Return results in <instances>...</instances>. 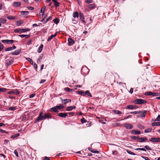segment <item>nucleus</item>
Wrapping results in <instances>:
<instances>
[{
	"mask_svg": "<svg viewBox=\"0 0 160 160\" xmlns=\"http://www.w3.org/2000/svg\"><path fill=\"white\" fill-rule=\"evenodd\" d=\"M85 95H87L88 96H90V97H92V95L89 92V91H88V90H87V91H86V92H85Z\"/></svg>",
	"mask_w": 160,
	"mask_h": 160,
	"instance_id": "2f4dec72",
	"label": "nucleus"
},
{
	"mask_svg": "<svg viewBox=\"0 0 160 160\" xmlns=\"http://www.w3.org/2000/svg\"><path fill=\"white\" fill-rule=\"evenodd\" d=\"M7 90V89L4 88H1V89L0 91L1 92H5Z\"/></svg>",
	"mask_w": 160,
	"mask_h": 160,
	"instance_id": "680f3d73",
	"label": "nucleus"
},
{
	"mask_svg": "<svg viewBox=\"0 0 160 160\" xmlns=\"http://www.w3.org/2000/svg\"><path fill=\"white\" fill-rule=\"evenodd\" d=\"M133 105H128L126 107V108L127 109H133Z\"/></svg>",
	"mask_w": 160,
	"mask_h": 160,
	"instance_id": "e433bc0d",
	"label": "nucleus"
},
{
	"mask_svg": "<svg viewBox=\"0 0 160 160\" xmlns=\"http://www.w3.org/2000/svg\"><path fill=\"white\" fill-rule=\"evenodd\" d=\"M138 127L141 129H142L144 128V127L141 125L139 124L138 126Z\"/></svg>",
	"mask_w": 160,
	"mask_h": 160,
	"instance_id": "3c124183",
	"label": "nucleus"
},
{
	"mask_svg": "<svg viewBox=\"0 0 160 160\" xmlns=\"http://www.w3.org/2000/svg\"><path fill=\"white\" fill-rule=\"evenodd\" d=\"M19 135H20V134L19 133L15 134H14V135L12 136L11 137V138L12 139H13L15 138L18 137V136H19Z\"/></svg>",
	"mask_w": 160,
	"mask_h": 160,
	"instance_id": "7c9ffc66",
	"label": "nucleus"
},
{
	"mask_svg": "<svg viewBox=\"0 0 160 160\" xmlns=\"http://www.w3.org/2000/svg\"><path fill=\"white\" fill-rule=\"evenodd\" d=\"M56 107L57 108V109H62L64 108V107L63 105H60L58 106H56Z\"/></svg>",
	"mask_w": 160,
	"mask_h": 160,
	"instance_id": "72a5a7b5",
	"label": "nucleus"
},
{
	"mask_svg": "<svg viewBox=\"0 0 160 160\" xmlns=\"http://www.w3.org/2000/svg\"><path fill=\"white\" fill-rule=\"evenodd\" d=\"M46 81V80L45 79H42L41 80L39 83L41 84L44 82Z\"/></svg>",
	"mask_w": 160,
	"mask_h": 160,
	"instance_id": "69168bd1",
	"label": "nucleus"
},
{
	"mask_svg": "<svg viewBox=\"0 0 160 160\" xmlns=\"http://www.w3.org/2000/svg\"><path fill=\"white\" fill-rule=\"evenodd\" d=\"M89 71V69L86 67H83L81 70V72L84 75L87 74Z\"/></svg>",
	"mask_w": 160,
	"mask_h": 160,
	"instance_id": "f03ea898",
	"label": "nucleus"
},
{
	"mask_svg": "<svg viewBox=\"0 0 160 160\" xmlns=\"http://www.w3.org/2000/svg\"><path fill=\"white\" fill-rule=\"evenodd\" d=\"M14 153L16 155V156L17 157H18V151H17L16 150H14Z\"/></svg>",
	"mask_w": 160,
	"mask_h": 160,
	"instance_id": "864d4df0",
	"label": "nucleus"
},
{
	"mask_svg": "<svg viewBox=\"0 0 160 160\" xmlns=\"http://www.w3.org/2000/svg\"><path fill=\"white\" fill-rule=\"evenodd\" d=\"M64 90L67 92H72L73 91V90L72 89H71L68 88H64Z\"/></svg>",
	"mask_w": 160,
	"mask_h": 160,
	"instance_id": "c756f323",
	"label": "nucleus"
},
{
	"mask_svg": "<svg viewBox=\"0 0 160 160\" xmlns=\"http://www.w3.org/2000/svg\"><path fill=\"white\" fill-rule=\"evenodd\" d=\"M42 112H41L38 117L36 119L35 121L34 122V123H36L37 122H38L40 120H42V119H43V116H42Z\"/></svg>",
	"mask_w": 160,
	"mask_h": 160,
	"instance_id": "39448f33",
	"label": "nucleus"
},
{
	"mask_svg": "<svg viewBox=\"0 0 160 160\" xmlns=\"http://www.w3.org/2000/svg\"><path fill=\"white\" fill-rule=\"evenodd\" d=\"M153 93V92H146L145 93V94L146 95H147V96L152 95V96Z\"/></svg>",
	"mask_w": 160,
	"mask_h": 160,
	"instance_id": "a878e982",
	"label": "nucleus"
},
{
	"mask_svg": "<svg viewBox=\"0 0 160 160\" xmlns=\"http://www.w3.org/2000/svg\"><path fill=\"white\" fill-rule=\"evenodd\" d=\"M0 20L1 23H6L7 21L6 19L3 18H0Z\"/></svg>",
	"mask_w": 160,
	"mask_h": 160,
	"instance_id": "473e14b6",
	"label": "nucleus"
},
{
	"mask_svg": "<svg viewBox=\"0 0 160 160\" xmlns=\"http://www.w3.org/2000/svg\"><path fill=\"white\" fill-rule=\"evenodd\" d=\"M95 6V5L94 4H89L88 5V7L89 8L92 9L94 8Z\"/></svg>",
	"mask_w": 160,
	"mask_h": 160,
	"instance_id": "cd10ccee",
	"label": "nucleus"
},
{
	"mask_svg": "<svg viewBox=\"0 0 160 160\" xmlns=\"http://www.w3.org/2000/svg\"><path fill=\"white\" fill-rule=\"evenodd\" d=\"M57 109V108L56 107H53L52 108H51V109L52 110V111L55 112V110Z\"/></svg>",
	"mask_w": 160,
	"mask_h": 160,
	"instance_id": "bf43d9fd",
	"label": "nucleus"
},
{
	"mask_svg": "<svg viewBox=\"0 0 160 160\" xmlns=\"http://www.w3.org/2000/svg\"><path fill=\"white\" fill-rule=\"evenodd\" d=\"M81 121L82 123H85L87 122V121L84 118H82L81 119Z\"/></svg>",
	"mask_w": 160,
	"mask_h": 160,
	"instance_id": "ea45409f",
	"label": "nucleus"
},
{
	"mask_svg": "<svg viewBox=\"0 0 160 160\" xmlns=\"http://www.w3.org/2000/svg\"><path fill=\"white\" fill-rule=\"evenodd\" d=\"M72 21L74 24H76L78 22L77 20H76L75 18L72 19Z\"/></svg>",
	"mask_w": 160,
	"mask_h": 160,
	"instance_id": "6e6d98bb",
	"label": "nucleus"
},
{
	"mask_svg": "<svg viewBox=\"0 0 160 160\" xmlns=\"http://www.w3.org/2000/svg\"><path fill=\"white\" fill-rule=\"evenodd\" d=\"M21 13L22 15H24L26 17H27L29 12L28 11H22L21 12Z\"/></svg>",
	"mask_w": 160,
	"mask_h": 160,
	"instance_id": "f3484780",
	"label": "nucleus"
},
{
	"mask_svg": "<svg viewBox=\"0 0 160 160\" xmlns=\"http://www.w3.org/2000/svg\"><path fill=\"white\" fill-rule=\"evenodd\" d=\"M53 21L56 24H57L59 22V20L57 18L54 19Z\"/></svg>",
	"mask_w": 160,
	"mask_h": 160,
	"instance_id": "4c0bfd02",
	"label": "nucleus"
},
{
	"mask_svg": "<svg viewBox=\"0 0 160 160\" xmlns=\"http://www.w3.org/2000/svg\"><path fill=\"white\" fill-rule=\"evenodd\" d=\"M147 140V138L146 137H142L140 138H139L137 141L139 142H142L146 141Z\"/></svg>",
	"mask_w": 160,
	"mask_h": 160,
	"instance_id": "ddd939ff",
	"label": "nucleus"
},
{
	"mask_svg": "<svg viewBox=\"0 0 160 160\" xmlns=\"http://www.w3.org/2000/svg\"><path fill=\"white\" fill-rule=\"evenodd\" d=\"M155 121H160V115H158V117L155 119Z\"/></svg>",
	"mask_w": 160,
	"mask_h": 160,
	"instance_id": "5fc2aeb1",
	"label": "nucleus"
},
{
	"mask_svg": "<svg viewBox=\"0 0 160 160\" xmlns=\"http://www.w3.org/2000/svg\"><path fill=\"white\" fill-rule=\"evenodd\" d=\"M8 94H12L15 93V92L14 91H11L8 92Z\"/></svg>",
	"mask_w": 160,
	"mask_h": 160,
	"instance_id": "0e129e2a",
	"label": "nucleus"
},
{
	"mask_svg": "<svg viewBox=\"0 0 160 160\" xmlns=\"http://www.w3.org/2000/svg\"><path fill=\"white\" fill-rule=\"evenodd\" d=\"M52 2L54 3L55 6L56 7H58L59 6V3L56 1V0H52Z\"/></svg>",
	"mask_w": 160,
	"mask_h": 160,
	"instance_id": "4be33fe9",
	"label": "nucleus"
},
{
	"mask_svg": "<svg viewBox=\"0 0 160 160\" xmlns=\"http://www.w3.org/2000/svg\"><path fill=\"white\" fill-rule=\"evenodd\" d=\"M144 148L148 150H152L151 148L150 147H149V146L148 145L145 146H144Z\"/></svg>",
	"mask_w": 160,
	"mask_h": 160,
	"instance_id": "09e8293b",
	"label": "nucleus"
},
{
	"mask_svg": "<svg viewBox=\"0 0 160 160\" xmlns=\"http://www.w3.org/2000/svg\"><path fill=\"white\" fill-rule=\"evenodd\" d=\"M78 94L80 95H82V96H85V93L84 92L82 91H79Z\"/></svg>",
	"mask_w": 160,
	"mask_h": 160,
	"instance_id": "58836bf2",
	"label": "nucleus"
},
{
	"mask_svg": "<svg viewBox=\"0 0 160 160\" xmlns=\"http://www.w3.org/2000/svg\"><path fill=\"white\" fill-rule=\"evenodd\" d=\"M32 42V40L31 39H30L29 40H28L27 42V43L28 45H29L31 44Z\"/></svg>",
	"mask_w": 160,
	"mask_h": 160,
	"instance_id": "052dcab7",
	"label": "nucleus"
},
{
	"mask_svg": "<svg viewBox=\"0 0 160 160\" xmlns=\"http://www.w3.org/2000/svg\"><path fill=\"white\" fill-rule=\"evenodd\" d=\"M152 126H160V122H153L152 123Z\"/></svg>",
	"mask_w": 160,
	"mask_h": 160,
	"instance_id": "412c9836",
	"label": "nucleus"
},
{
	"mask_svg": "<svg viewBox=\"0 0 160 160\" xmlns=\"http://www.w3.org/2000/svg\"><path fill=\"white\" fill-rule=\"evenodd\" d=\"M46 9V6H43L41 9L40 12V13H42V15H43L44 14V11Z\"/></svg>",
	"mask_w": 160,
	"mask_h": 160,
	"instance_id": "a211bd4d",
	"label": "nucleus"
},
{
	"mask_svg": "<svg viewBox=\"0 0 160 160\" xmlns=\"http://www.w3.org/2000/svg\"><path fill=\"white\" fill-rule=\"evenodd\" d=\"M92 0H86L85 1V2L86 3H92Z\"/></svg>",
	"mask_w": 160,
	"mask_h": 160,
	"instance_id": "4d7b16f0",
	"label": "nucleus"
},
{
	"mask_svg": "<svg viewBox=\"0 0 160 160\" xmlns=\"http://www.w3.org/2000/svg\"><path fill=\"white\" fill-rule=\"evenodd\" d=\"M71 101V99H62V102L64 104H65L68 102H70Z\"/></svg>",
	"mask_w": 160,
	"mask_h": 160,
	"instance_id": "2eb2a0df",
	"label": "nucleus"
},
{
	"mask_svg": "<svg viewBox=\"0 0 160 160\" xmlns=\"http://www.w3.org/2000/svg\"><path fill=\"white\" fill-rule=\"evenodd\" d=\"M72 110V106H69L66 109V111H70Z\"/></svg>",
	"mask_w": 160,
	"mask_h": 160,
	"instance_id": "a18cd8bd",
	"label": "nucleus"
},
{
	"mask_svg": "<svg viewBox=\"0 0 160 160\" xmlns=\"http://www.w3.org/2000/svg\"><path fill=\"white\" fill-rule=\"evenodd\" d=\"M91 152L94 153H99V151L98 150H91Z\"/></svg>",
	"mask_w": 160,
	"mask_h": 160,
	"instance_id": "13d9d810",
	"label": "nucleus"
},
{
	"mask_svg": "<svg viewBox=\"0 0 160 160\" xmlns=\"http://www.w3.org/2000/svg\"><path fill=\"white\" fill-rule=\"evenodd\" d=\"M146 113V111H143L142 112V116L144 117H145V116Z\"/></svg>",
	"mask_w": 160,
	"mask_h": 160,
	"instance_id": "338daca9",
	"label": "nucleus"
},
{
	"mask_svg": "<svg viewBox=\"0 0 160 160\" xmlns=\"http://www.w3.org/2000/svg\"><path fill=\"white\" fill-rule=\"evenodd\" d=\"M26 59L29 62L32 64H33V61H32V59L29 58H26Z\"/></svg>",
	"mask_w": 160,
	"mask_h": 160,
	"instance_id": "c9c22d12",
	"label": "nucleus"
},
{
	"mask_svg": "<svg viewBox=\"0 0 160 160\" xmlns=\"http://www.w3.org/2000/svg\"><path fill=\"white\" fill-rule=\"evenodd\" d=\"M113 112L115 113L118 114H122L121 112L120 111H119L118 110H113Z\"/></svg>",
	"mask_w": 160,
	"mask_h": 160,
	"instance_id": "f704fd0d",
	"label": "nucleus"
},
{
	"mask_svg": "<svg viewBox=\"0 0 160 160\" xmlns=\"http://www.w3.org/2000/svg\"><path fill=\"white\" fill-rule=\"evenodd\" d=\"M12 50V47H10L8 48H7L5 49V51H10Z\"/></svg>",
	"mask_w": 160,
	"mask_h": 160,
	"instance_id": "de8ad7c7",
	"label": "nucleus"
},
{
	"mask_svg": "<svg viewBox=\"0 0 160 160\" xmlns=\"http://www.w3.org/2000/svg\"><path fill=\"white\" fill-rule=\"evenodd\" d=\"M30 35H20L19 36L21 38H28L30 37Z\"/></svg>",
	"mask_w": 160,
	"mask_h": 160,
	"instance_id": "b1692460",
	"label": "nucleus"
},
{
	"mask_svg": "<svg viewBox=\"0 0 160 160\" xmlns=\"http://www.w3.org/2000/svg\"><path fill=\"white\" fill-rule=\"evenodd\" d=\"M51 19H52V16H49L48 18H47L46 21H45V23H46L48 21L51 20Z\"/></svg>",
	"mask_w": 160,
	"mask_h": 160,
	"instance_id": "8fccbe9b",
	"label": "nucleus"
},
{
	"mask_svg": "<svg viewBox=\"0 0 160 160\" xmlns=\"http://www.w3.org/2000/svg\"><path fill=\"white\" fill-rule=\"evenodd\" d=\"M149 140L151 142H160V138H152L150 139Z\"/></svg>",
	"mask_w": 160,
	"mask_h": 160,
	"instance_id": "423d86ee",
	"label": "nucleus"
},
{
	"mask_svg": "<svg viewBox=\"0 0 160 160\" xmlns=\"http://www.w3.org/2000/svg\"><path fill=\"white\" fill-rule=\"evenodd\" d=\"M35 95V94L33 93L32 94H31L29 96V98H30L34 97Z\"/></svg>",
	"mask_w": 160,
	"mask_h": 160,
	"instance_id": "774afa93",
	"label": "nucleus"
},
{
	"mask_svg": "<svg viewBox=\"0 0 160 160\" xmlns=\"http://www.w3.org/2000/svg\"><path fill=\"white\" fill-rule=\"evenodd\" d=\"M127 152L128 153V154H131V155H135V153H134L132 152L131 151H130V150H127Z\"/></svg>",
	"mask_w": 160,
	"mask_h": 160,
	"instance_id": "c03bdc74",
	"label": "nucleus"
},
{
	"mask_svg": "<svg viewBox=\"0 0 160 160\" xmlns=\"http://www.w3.org/2000/svg\"><path fill=\"white\" fill-rule=\"evenodd\" d=\"M43 48V45L42 44L40 45V46L38 50V52L39 53L41 52L42 51V49Z\"/></svg>",
	"mask_w": 160,
	"mask_h": 160,
	"instance_id": "393cba45",
	"label": "nucleus"
},
{
	"mask_svg": "<svg viewBox=\"0 0 160 160\" xmlns=\"http://www.w3.org/2000/svg\"><path fill=\"white\" fill-rule=\"evenodd\" d=\"M131 138L133 140L138 139H138H139V137L137 136H132Z\"/></svg>",
	"mask_w": 160,
	"mask_h": 160,
	"instance_id": "49530a36",
	"label": "nucleus"
},
{
	"mask_svg": "<svg viewBox=\"0 0 160 160\" xmlns=\"http://www.w3.org/2000/svg\"><path fill=\"white\" fill-rule=\"evenodd\" d=\"M1 41L4 43H6L8 44H12L14 42V41L12 40H3Z\"/></svg>",
	"mask_w": 160,
	"mask_h": 160,
	"instance_id": "0eeeda50",
	"label": "nucleus"
},
{
	"mask_svg": "<svg viewBox=\"0 0 160 160\" xmlns=\"http://www.w3.org/2000/svg\"><path fill=\"white\" fill-rule=\"evenodd\" d=\"M21 52V49L20 50H17L15 51L14 52H12V53L13 55H18Z\"/></svg>",
	"mask_w": 160,
	"mask_h": 160,
	"instance_id": "4468645a",
	"label": "nucleus"
},
{
	"mask_svg": "<svg viewBox=\"0 0 160 160\" xmlns=\"http://www.w3.org/2000/svg\"><path fill=\"white\" fill-rule=\"evenodd\" d=\"M13 62V59H12L11 60H7L6 64L7 65V66H8L11 65Z\"/></svg>",
	"mask_w": 160,
	"mask_h": 160,
	"instance_id": "6ab92c4d",
	"label": "nucleus"
},
{
	"mask_svg": "<svg viewBox=\"0 0 160 160\" xmlns=\"http://www.w3.org/2000/svg\"><path fill=\"white\" fill-rule=\"evenodd\" d=\"M160 95V93H158L153 92L152 96H159Z\"/></svg>",
	"mask_w": 160,
	"mask_h": 160,
	"instance_id": "37998d69",
	"label": "nucleus"
},
{
	"mask_svg": "<svg viewBox=\"0 0 160 160\" xmlns=\"http://www.w3.org/2000/svg\"><path fill=\"white\" fill-rule=\"evenodd\" d=\"M12 5L13 7H19L21 5V2H13Z\"/></svg>",
	"mask_w": 160,
	"mask_h": 160,
	"instance_id": "6e6552de",
	"label": "nucleus"
},
{
	"mask_svg": "<svg viewBox=\"0 0 160 160\" xmlns=\"http://www.w3.org/2000/svg\"><path fill=\"white\" fill-rule=\"evenodd\" d=\"M132 133L133 134H139L141 133V132L137 130H132Z\"/></svg>",
	"mask_w": 160,
	"mask_h": 160,
	"instance_id": "5701e85b",
	"label": "nucleus"
},
{
	"mask_svg": "<svg viewBox=\"0 0 160 160\" xmlns=\"http://www.w3.org/2000/svg\"><path fill=\"white\" fill-rule=\"evenodd\" d=\"M22 24V22L20 21H18L17 22V25L20 26Z\"/></svg>",
	"mask_w": 160,
	"mask_h": 160,
	"instance_id": "603ef678",
	"label": "nucleus"
},
{
	"mask_svg": "<svg viewBox=\"0 0 160 160\" xmlns=\"http://www.w3.org/2000/svg\"><path fill=\"white\" fill-rule=\"evenodd\" d=\"M68 45L71 46L75 42L71 38H68Z\"/></svg>",
	"mask_w": 160,
	"mask_h": 160,
	"instance_id": "9d476101",
	"label": "nucleus"
},
{
	"mask_svg": "<svg viewBox=\"0 0 160 160\" xmlns=\"http://www.w3.org/2000/svg\"><path fill=\"white\" fill-rule=\"evenodd\" d=\"M67 116L68 113H60L58 114V116L63 118H65Z\"/></svg>",
	"mask_w": 160,
	"mask_h": 160,
	"instance_id": "9b49d317",
	"label": "nucleus"
},
{
	"mask_svg": "<svg viewBox=\"0 0 160 160\" xmlns=\"http://www.w3.org/2000/svg\"><path fill=\"white\" fill-rule=\"evenodd\" d=\"M124 127L127 129H131L133 127V125L131 124L128 123H125L123 124Z\"/></svg>",
	"mask_w": 160,
	"mask_h": 160,
	"instance_id": "20e7f679",
	"label": "nucleus"
},
{
	"mask_svg": "<svg viewBox=\"0 0 160 160\" xmlns=\"http://www.w3.org/2000/svg\"><path fill=\"white\" fill-rule=\"evenodd\" d=\"M152 128H149L145 130L144 132L145 133L149 132L152 131Z\"/></svg>",
	"mask_w": 160,
	"mask_h": 160,
	"instance_id": "c85d7f7f",
	"label": "nucleus"
},
{
	"mask_svg": "<svg viewBox=\"0 0 160 160\" xmlns=\"http://www.w3.org/2000/svg\"><path fill=\"white\" fill-rule=\"evenodd\" d=\"M16 109V108L15 107H10L9 108V110H11V111H14Z\"/></svg>",
	"mask_w": 160,
	"mask_h": 160,
	"instance_id": "79ce46f5",
	"label": "nucleus"
},
{
	"mask_svg": "<svg viewBox=\"0 0 160 160\" xmlns=\"http://www.w3.org/2000/svg\"><path fill=\"white\" fill-rule=\"evenodd\" d=\"M43 119H45L47 118H51V116L49 113H45L44 115L43 116Z\"/></svg>",
	"mask_w": 160,
	"mask_h": 160,
	"instance_id": "f8f14e48",
	"label": "nucleus"
},
{
	"mask_svg": "<svg viewBox=\"0 0 160 160\" xmlns=\"http://www.w3.org/2000/svg\"><path fill=\"white\" fill-rule=\"evenodd\" d=\"M30 29L29 28H23V29H17L14 30V31L16 32H26L29 31Z\"/></svg>",
	"mask_w": 160,
	"mask_h": 160,
	"instance_id": "7ed1b4c3",
	"label": "nucleus"
},
{
	"mask_svg": "<svg viewBox=\"0 0 160 160\" xmlns=\"http://www.w3.org/2000/svg\"><path fill=\"white\" fill-rule=\"evenodd\" d=\"M99 121L100 122L103 124H105L106 123L105 122H104L102 120V119L99 120Z\"/></svg>",
	"mask_w": 160,
	"mask_h": 160,
	"instance_id": "e2e57ef3",
	"label": "nucleus"
},
{
	"mask_svg": "<svg viewBox=\"0 0 160 160\" xmlns=\"http://www.w3.org/2000/svg\"><path fill=\"white\" fill-rule=\"evenodd\" d=\"M146 101L141 99H137L135 100L133 102L135 104H141L146 102Z\"/></svg>",
	"mask_w": 160,
	"mask_h": 160,
	"instance_id": "f257e3e1",
	"label": "nucleus"
},
{
	"mask_svg": "<svg viewBox=\"0 0 160 160\" xmlns=\"http://www.w3.org/2000/svg\"><path fill=\"white\" fill-rule=\"evenodd\" d=\"M57 35V34H55L54 35H52L51 36H49L47 39L48 41L49 42L54 37Z\"/></svg>",
	"mask_w": 160,
	"mask_h": 160,
	"instance_id": "aec40b11",
	"label": "nucleus"
},
{
	"mask_svg": "<svg viewBox=\"0 0 160 160\" xmlns=\"http://www.w3.org/2000/svg\"><path fill=\"white\" fill-rule=\"evenodd\" d=\"M7 18L10 20L14 19L15 18V17L12 16H9L7 17Z\"/></svg>",
	"mask_w": 160,
	"mask_h": 160,
	"instance_id": "a19ab883",
	"label": "nucleus"
},
{
	"mask_svg": "<svg viewBox=\"0 0 160 160\" xmlns=\"http://www.w3.org/2000/svg\"><path fill=\"white\" fill-rule=\"evenodd\" d=\"M43 56L42 55L38 57V58L37 61V62L38 63H40L42 59Z\"/></svg>",
	"mask_w": 160,
	"mask_h": 160,
	"instance_id": "bb28decb",
	"label": "nucleus"
},
{
	"mask_svg": "<svg viewBox=\"0 0 160 160\" xmlns=\"http://www.w3.org/2000/svg\"><path fill=\"white\" fill-rule=\"evenodd\" d=\"M79 15L80 19L82 21L83 23H85L86 22L84 20V17L83 14L81 12H80L79 13Z\"/></svg>",
	"mask_w": 160,
	"mask_h": 160,
	"instance_id": "1a4fd4ad",
	"label": "nucleus"
},
{
	"mask_svg": "<svg viewBox=\"0 0 160 160\" xmlns=\"http://www.w3.org/2000/svg\"><path fill=\"white\" fill-rule=\"evenodd\" d=\"M72 16L73 18H78L79 17V14L78 12L77 11L74 12L72 14Z\"/></svg>",
	"mask_w": 160,
	"mask_h": 160,
	"instance_id": "dca6fc26",
	"label": "nucleus"
}]
</instances>
